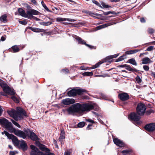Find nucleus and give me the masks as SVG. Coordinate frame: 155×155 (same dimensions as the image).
Wrapping results in <instances>:
<instances>
[{
  "label": "nucleus",
  "mask_w": 155,
  "mask_h": 155,
  "mask_svg": "<svg viewBox=\"0 0 155 155\" xmlns=\"http://www.w3.org/2000/svg\"><path fill=\"white\" fill-rule=\"evenodd\" d=\"M94 107V104L91 103L81 104L78 103L72 105L67 110L69 114H72L75 112L89 111L93 109Z\"/></svg>",
  "instance_id": "1"
},
{
  "label": "nucleus",
  "mask_w": 155,
  "mask_h": 155,
  "mask_svg": "<svg viewBox=\"0 0 155 155\" xmlns=\"http://www.w3.org/2000/svg\"><path fill=\"white\" fill-rule=\"evenodd\" d=\"M8 114L16 120H18L19 118L20 119L22 118L24 116L25 117L27 116L25 111L19 107L16 108V111L12 110L9 111Z\"/></svg>",
  "instance_id": "2"
},
{
  "label": "nucleus",
  "mask_w": 155,
  "mask_h": 155,
  "mask_svg": "<svg viewBox=\"0 0 155 155\" xmlns=\"http://www.w3.org/2000/svg\"><path fill=\"white\" fill-rule=\"evenodd\" d=\"M18 11L20 15L22 16L25 18L31 19L33 16L32 15H38L39 12L34 9H30L27 11L26 13L25 12L24 10L21 8H18Z\"/></svg>",
  "instance_id": "3"
},
{
  "label": "nucleus",
  "mask_w": 155,
  "mask_h": 155,
  "mask_svg": "<svg viewBox=\"0 0 155 155\" xmlns=\"http://www.w3.org/2000/svg\"><path fill=\"white\" fill-rule=\"evenodd\" d=\"M30 148L32 150L31 155H54L53 153L42 152L35 146L32 145H30Z\"/></svg>",
  "instance_id": "4"
},
{
  "label": "nucleus",
  "mask_w": 155,
  "mask_h": 155,
  "mask_svg": "<svg viewBox=\"0 0 155 155\" xmlns=\"http://www.w3.org/2000/svg\"><path fill=\"white\" fill-rule=\"evenodd\" d=\"M87 91L86 90L84 89L74 88L68 91L67 94L69 97H73L77 94L81 95L83 93L86 92Z\"/></svg>",
  "instance_id": "5"
},
{
  "label": "nucleus",
  "mask_w": 155,
  "mask_h": 155,
  "mask_svg": "<svg viewBox=\"0 0 155 155\" xmlns=\"http://www.w3.org/2000/svg\"><path fill=\"white\" fill-rule=\"evenodd\" d=\"M0 85L3 88V91L5 93L11 95H14L15 94L14 90L10 88L4 82H1Z\"/></svg>",
  "instance_id": "6"
},
{
  "label": "nucleus",
  "mask_w": 155,
  "mask_h": 155,
  "mask_svg": "<svg viewBox=\"0 0 155 155\" xmlns=\"http://www.w3.org/2000/svg\"><path fill=\"white\" fill-rule=\"evenodd\" d=\"M0 124L5 126V127L10 132L13 128L11 122H9L5 118L0 119Z\"/></svg>",
  "instance_id": "7"
},
{
  "label": "nucleus",
  "mask_w": 155,
  "mask_h": 155,
  "mask_svg": "<svg viewBox=\"0 0 155 155\" xmlns=\"http://www.w3.org/2000/svg\"><path fill=\"white\" fill-rule=\"evenodd\" d=\"M136 109L137 112L139 115H143L146 110L145 106L143 104L139 103L138 104Z\"/></svg>",
  "instance_id": "8"
},
{
  "label": "nucleus",
  "mask_w": 155,
  "mask_h": 155,
  "mask_svg": "<svg viewBox=\"0 0 155 155\" xmlns=\"http://www.w3.org/2000/svg\"><path fill=\"white\" fill-rule=\"evenodd\" d=\"M10 132L14 133L16 136L23 139L25 138L26 137V134L25 133L22 131L17 130L14 127L13 128Z\"/></svg>",
  "instance_id": "9"
},
{
  "label": "nucleus",
  "mask_w": 155,
  "mask_h": 155,
  "mask_svg": "<svg viewBox=\"0 0 155 155\" xmlns=\"http://www.w3.org/2000/svg\"><path fill=\"white\" fill-rule=\"evenodd\" d=\"M119 54H116L114 55H110L107 57L105 59H104L103 60L99 62H98L95 64V65L92 67V69L96 68L99 66L101 64H102L104 62H106L107 60L112 59L113 58H115L117 57Z\"/></svg>",
  "instance_id": "10"
},
{
  "label": "nucleus",
  "mask_w": 155,
  "mask_h": 155,
  "mask_svg": "<svg viewBox=\"0 0 155 155\" xmlns=\"http://www.w3.org/2000/svg\"><path fill=\"white\" fill-rule=\"evenodd\" d=\"M26 134L29 136L30 138L34 140H37L38 139V138L35 134L28 129L25 131Z\"/></svg>",
  "instance_id": "11"
},
{
  "label": "nucleus",
  "mask_w": 155,
  "mask_h": 155,
  "mask_svg": "<svg viewBox=\"0 0 155 155\" xmlns=\"http://www.w3.org/2000/svg\"><path fill=\"white\" fill-rule=\"evenodd\" d=\"M8 138L12 139L13 143L15 145L17 146H18L19 145L20 140H18L16 136L12 134H10V135H9Z\"/></svg>",
  "instance_id": "12"
},
{
  "label": "nucleus",
  "mask_w": 155,
  "mask_h": 155,
  "mask_svg": "<svg viewBox=\"0 0 155 155\" xmlns=\"http://www.w3.org/2000/svg\"><path fill=\"white\" fill-rule=\"evenodd\" d=\"M129 118L131 120L134 121H137L140 118V117L135 113H133L130 114L129 116Z\"/></svg>",
  "instance_id": "13"
},
{
  "label": "nucleus",
  "mask_w": 155,
  "mask_h": 155,
  "mask_svg": "<svg viewBox=\"0 0 155 155\" xmlns=\"http://www.w3.org/2000/svg\"><path fill=\"white\" fill-rule=\"evenodd\" d=\"M145 129L148 131H153L155 130V124L150 123L145 126Z\"/></svg>",
  "instance_id": "14"
},
{
  "label": "nucleus",
  "mask_w": 155,
  "mask_h": 155,
  "mask_svg": "<svg viewBox=\"0 0 155 155\" xmlns=\"http://www.w3.org/2000/svg\"><path fill=\"white\" fill-rule=\"evenodd\" d=\"M78 41V43L79 44H84L86 46L88 47L91 48H94L93 46L90 45L88 44H87L86 42L84 40L82 39L81 38L79 37H78L75 38Z\"/></svg>",
  "instance_id": "15"
},
{
  "label": "nucleus",
  "mask_w": 155,
  "mask_h": 155,
  "mask_svg": "<svg viewBox=\"0 0 155 155\" xmlns=\"http://www.w3.org/2000/svg\"><path fill=\"white\" fill-rule=\"evenodd\" d=\"M75 102V100L72 98H66L63 100L62 101V103L64 105L72 104L74 103Z\"/></svg>",
  "instance_id": "16"
},
{
  "label": "nucleus",
  "mask_w": 155,
  "mask_h": 155,
  "mask_svg": "<svg viewBox=\"0 0 155 155\" xmlns=\"http://www.w3.org/2000/svg\"><path fill=\"white\" fill-rule=\"evenodd\" d=\"M118 97L122 101H126L129 99V95L126 93L120 94L119 95Z\"/></svg>",
  "instance_id": "17"
},
{
  "label": "nucleus",
  "mask_w": 155,
  "mask_h": 155,
  "mask_svg": "<svg viewBox=\"0 0 155 155\" xmlns=\"http://www.w3.org/2000/svg\"><path fill=\"white\" fill-rule=\"evenodd\" d=\"M113 141L114 143L118 146L123 147L124 146V144L123 142L117 138H114Z\"/></svg>",
  "instance_id": "18"
},
{
  "label": "nucleus",
  "mask_w": 155,
  "mask_h": 155,
  "mask_svg": "<svg viewBox=\"0 0 155 155\" xmlns=\"http://www.w3.org/2000/svg\"><path fill=\"white\" fill-rule=\"evenodd\" d=\"M19 145L24 151L27 150L28 148L27 145L24 140H20Z\"/></svg>",
  "instance_id": "19"
},
{
  "label": "nucleus",
  "mask_w": 155,
  "mask_h": 155,
  "mask_svg": "<svg viewBox=\"0 0 155 155\" xmlns=\"http://www.w3.org/2000/svg\"><path fill=\"white\" fill-rule=\"evenodd\" d=\"M36 144L39 147V148L42 151H49V150L48 148H46L45 145L41 144L39 142H36Z\"/></svg>",
  "instance_id": "20"
},
{
  "label": "nucleus",
  "mask_w": 155,
  "mask_h": 155,
  "mask_svg": "<svg viewBox=\"0 0 155 155\" xmlns=\"http://www.w3.org/2000/svg\"><path fill=\"white\" fill-rule=\"evenodd\" d=\"M142 63L144 64H149L152 62L150 59L148 57H146L142 59Z\"/></svg>",
  "instance_id": "21"
},
{
  "label": "nucleus",
  "mask_w": 155,
  "mask_h": 155,
  "mask_svg": "<svg viewBox=\"0 0 155 155\" xmlns=\"http://www.w3.org/2000/svg\"><path fill=\"white\" fill-rule=\"evenodd\" d=\"M112 25V24H110V25H109L108 24H105L98 26L95 28V30H98L102 29L103 28H105L107 26H108L110 25Z\"/></svg>",
  "instance_id": "22"
},
{
  "label": "nucleus",
  "mask_w": 155,
  "mask_h": 155,
  "mask_svg": "<svg viewBox=\"0 0 155 155\" xmlns=\"http://www.w3.org/2000/svg\"><path fill=\"white\" fill-rule=\"evenodd\" d=\"M74 21L75 20L72 19L66 18H59V21Z\"/></svg>",
  "instance_id": "23"
},
{
  "label": "nucleus",
  "mask_w": 155,
  "mask_h": 155,
  "mask_svg": "<svg viewBox=\"0 0 155 155\" xmlns=\"http://www.w3.org/2000/svg\"><path fill=\"white\" fill-rule=\"evenodd\" d=\"M30 29L32 31L36 32H42L43 30L42 29H39L36 28L30 27Z\"/></svg>",
  "instance_id": "24"
},
{
  "label": "nucleus",
  "mask_w": 155,
  "mask_h": 155,
  "mask_svg": "<svg viewBox=\"0 0 155 155\" xmlns=\"http://www.w3.org/2000/svg\"><path fill=\"white\" fill-rule=\"evenodd\" d=\"M7 16L6 15H4L0 17V20L1 21L3 22H6L7 21Z\"/></svg>",
  "instance_id": "25"
},
{
  "label": "nucleus",
  "mask_w": 155,
  "mask_h": 155,
  "mask_svg": "<svg viewBox=\"0 0 155 155\" xmlns=\"http://www.w3.org/2000/svg\"><path fill=\"white\" fill-rule=\"evenodd\" d=\"M126 69L129 71L132 72L137 71L136 69L134 68H132L130 65H127V67H126Z\"/></svg>",
  "instance_id": "26"
},
{
  "label": "nucleus",
  "mask_w": 155,
  "mask_h": 155,
  "mask_svg": "<svg viewBox=\"0 0 155 155\" xmlns=\"http://www.w3.org/2000/svg\"><path fill=\"white\" fill-rule=\"evenodd\" d=\"M12 51L14 52H18L20 50L19 48L16 45L12 46Z\"/></svg>",
  "instance_id": "27"
},
{
  "label": "nucleus",
  "mask_w": 155,
  "mask_h": 155,
  "mask_svg": "<svg viewBox=\"0 0 155 155\" xmlns=\"http://www.w3.org/2000/svg\"><path fill=\"white\" fill-rule=\"evenodd\" d=\"M139 51L137 50H134L127 51L126 52V54H132L135 53Z\"/></svg>",
  "instance_id": "28"
},
{
  "label": "nucleus",
  "mask_w": 155,
  "mask_h": 155,
  "mask_svg": "<svg viewBox=\"0 0 155 155\" xmlns=\"http://www.w3.org/2000/svg\"><path fill=\"white\" fill-rule=\"evenodd\" d=\"M128 62L134 65H137V64L134 58H131L130 59L128 60Z\"/></svg>",
  "instance_id": "29"
},
{
  "label": "nucleus",
  "mask_w": 155,
  "mask_h": 155,
  "mask_svg": "<svg viewBox=\"0 0 155 155\" xmlns=\"http://www.w3.org/2000/svg\"><path fill=\"white\" fill-rule=\"evenodd\" d=\"M60 139H64L65 138V132L63 129L61 130V133L60 134Z\"/></svg>",
  "instance_id": "30"
},
{
  "label": "nucleus",
  "mask_w": 155,
  "mask_h": 155,
  "mask_svg": "<svg viewBox=\"0 0 155 155\" xmlns=\"http://www.w3.org/2000/svg\"><path fill=\"white\" fill-rule=\"evenodd\" d=\"M93 73L92 72H86L83 74V75L84 76H92Z\"/></svg>",
  "instance_id": "31"
},
{
  "label": "nucleus",
  "mask_w": 155,
  "mask_h": 155,
  "mask_svg": "<svg viewBox=\"0 0 155 155\" xmlns=\"http://www.w3.org/2000/svg\"><path fill=\"white\" fill-rule=\"evenodd\" d=\"M101 5L102 6L103 8H111V7L107 4H106L105 3L102 2L101 3Z\"/></svg>",
  "instance_id": "32"
},
{
  "label": "nucleus",
  "mask_w": 155,
  "mask_h": 155,
  "mask_svg": "<svg viewBox=\"0 0 155 155\" xmlns=\"http://www.w3.org/2000/svg\"><path fill=\"white\" fill-rule=\"evenodd\" d=\"M41 4L43 6V7L48 12H50V10L48 8V7L46 6L45 4L44 3L43 1H42L41 2Z\"/></svg>",
  "instance_id": "33"
},
{
  "label": "nucleus",
  "mask_w": 155,
  "mask_h": 155,
  "mask_svg": "<svg viewBox=\"0 0 155 155\" xmlns=\"http://www.w3.org/2000/svg\"><path fill=\"white\" fill-rule=\"evenodd\" d=\"M136 81L138 84H140L142 81V80L140 77L137 75L135 78Z\"/></svg>",
  "instance_id": "34"
},
{
  "label": "nucleus",
  "mask_w": 155,
  "mask_h": 155,
  "mask_svg": "<svg viewBox=\"0 0 155 155\" xmlns=\"http://www.w3.org/2000/svg\"><path fill=\"white\" fill-rule=\"evenodd\" d=\"M11 98L16 103H19V100L16 97L13 96L11 97Z\"/></svg>",
  "instance_id": "35"
},
{
  "label": "nucleus",
  "mask_w": 155,
  "mask_h": 155,
  "mask_svg": "<svg viewBox=\"0 0 155 155\" xmlns=\"http://www.w3.org/2000/svg\"><path fill=\"white\" fill-rule=\"evenodd\" d=\"M85 125V123L84 122H82L79 123L78 125V127H82Z\"/></svg>",
  "instance_id": "36"
},
{
  "label": "nucleus",
  "mask_w": 155,
  "mask_h": 155,
  "mask_svg": "<svg viewBox=\"0 0 155 155\" xmlns=\"http://www.w3.org/2000/svg\"><path fill=\"white\" fill-rule=\"evenodd\" d=\"M11 121L13 123L15 126H16L18 127H20V126L19 125V124L18 123L16 122L15 121H14V120L12 119H11Z\"/></svg>",
  "instance_id": "37"
},
{
  "label": "nucleus",
  "mask_w": 155,
  "mask_h": 155,
  "mask_svg": "<svg viewBox=\"0 0 155 155\" xmlns=\"http://www.w3.org/2000/svg\"><path fill=\"white\" fill-rule=\"evenodd\" d=\"M11 121L13 123L15 126H16L18 127H20V126L19 125V124L18 123L16 122L15 121H14V120L12 119H11Z\"/></svg>",
  "instance_id": "38"
},
{
  "label": "nucleus",
  "mask_w": 155,
  "mask_h": 155,
  "mask_svg": "<svg viewBox=\"0 0 155 155\" xmlns=\"http://www.w3.org/2000/svg\"><path fill=\"white\" fill-rule=\"evenodd\" d=\"M2 135H3L4 134H5V135L7 136L8 138V137L9 136V135H10V134H9L8 132L6 131L5 130H4L3 132H2Z\"/></svg>",
  "instance_id": "39"
},
{
  "label": "nucleus",
  "mask_w": 155,
  "mask_h": 155,
  "mask_svg": "<svg viewBox=\"0 0 155 155\" xmlns=\"http://www.w3.org/2000/svg\"><path fill=\"white\" fill-rule=\"evenodd\" d=\"M154 31V30L152 28H149L148 29V32L150 34H152L153 33Z\"/></svg>",
  "instance_id": "40"
},
{
  "label": "nucleus",
  "mask_w": 155,
  "mask_h": 155,
  "mask_svg": "<svg viewBox=\"0 0 155 155\" xmlns=\"http://www.w3.org/2000/svg\"><path fill=\"white\" fill-rule=\"evenodd\" d=\"M92 1L97 6L101 7V5L96 1L93 0Z\"/></svg>",
  "instance_id": "41"
},
{
  "label": "nucleus",
  "mask_w": 155,
  "mask_h": 155,
  "mask_svg": "<svg viewBox=\"0 0 155 155\" xmlns=\"http://www.w3.org/2000/svg\"><path fill=\"white\" fill-rule=\"evenodd\" d=\"M52 24V22L51 21H48L47 22H44L43 25L45 26L49 25Z\"/></svg>",
  "instance_id": "42"
},
{
  "label": "nucleus",
  "mask_w": 155,
  "mask_h": 155,
  "mask_svg": "<svg viewBox=\"0 0 155 155\" xmlns=\"http://www.w3.org/2000/svg\"><path fill=\"white\" fill-rule=\"evenodd\" d=\"M153 46H150L148 47L147 49V51H150L153 49Z\"/></svg>",
  "instance_id": "43"
},
{
  "label": "nucleus",
  "mask_w": 155,
  "mask_h": 155,
  "mask_svg": "<svg viewBox=\"0 0 155 155\" xmlns=\"http://www.w3.org/2000/svg\"><path fill=\"white\" fill-rule=\"evenodd\" d=\"M143 69L146 71H148L149 69V67L148 66L144 65L143 66Z\"/></svg>",
  "instance_id": "44"
},
{
  "label": "nucleus",
  "mask_w": 155,
  "mask_h": 155,
  "mask_svg": "<svg viewBox=\"0 0 155 155\" xmlns=\"http://www.w3.org/2000/svg\"><path fill=\"white\" fill-rule=\"evenodd\" d=\"M19 23L24 25H26L27 22L25 21H19Z\"/></svg>",
  "instance_id": "45"
},
{
  "label": "nucleus",
  "mask_w": 155,
  "mask_h": 155,
  "mask_svg": "<svg viewBox=\"0 0 155 155\" xmlns=\"http://www.w3.org/2000/svg\"><path fill=\"white\" fill-rule=\"evenodd\" d=\"M62 71L65 74H67L69 72V71L68 69L65 68L63 69L62 70Z\"/></svg>",
  "instance_id": "46"
},
{
  "label": "nucleus",
  "mask_w": 155,
  "mask_h": 155,
  "mask_svg": "<svg viewBox=\"0 0 155 155\" xmlns=\"http://www.w3.org/2000/svg\"><path fill=\"white\" fill-rule=\"evenodd\" d=\"M71 152L68 150L66 151L64 153V155H70Z\"/></svg>",
  "instance_id": "47"
},
{
  "label": "nucleus",
  "mask_w": 155,
  "mask_h": 155,
  "mask_svg": "<svg viewBox=\"0 0 155 155\" xmlns=\"http://www.w3.org/2000/svg\"><path fill=\"white\" fill-rule=\"evenodd\" d=\"M124 56H121L118 59V61H120L122 60H123L124 59Z\"/></svg>",
  "instance_id": "48"
},
{
  "label": "nucleus",
  "mask_w": 155,
  "mask_h": 155,
  "mask_svg": "<svg viewBox=\"0 0 155 155\" xmlns=\"http://www.w3.org/2000/svg\"><path fill=\"white\" fill-rule=\"evenodd\" d=\"M153 112V110H148L147 111L146 113L147 114L149 115L151 113Z\"/></svg>",
  "instance_id": "49"
},
{
  "label": "nucleus",
  "mask_w": 155,
  "mask_h": 155,
  "mask_svg": "<svg viewBox=\"0 0 155 155\" xmlns=\"http://www.w3.org/2000/svg\"><path fill=\"white\" fill-rule=\"evenodd\" d=\"M112 14L113 13V12H110V11H109V12H105L104 13V14L105 15H108V14Z\"/></svg>",
  "instance_id": "50"
},
{
  "label": "nucleus",
  "mask_w": 155,
  "mask_h": 155,
  "mask_svg": "<svg viewBox=\"0 0 155 155\" xmlns=\"http://www.w3.org/2000/svg\"><path fill=\"white\" fill-rule=\"evenodd\" d=\"M127 64H126L120 65L119 66V67H120V68L124 67V68H126V67H127Z\"/></svg>",
  "instance_id": "51"
},
{
  "label": "nucleus",
  "mask_w": 155,
  "mask_h": 155,
  "mask_svg": "<svg viewBox=\"0 0 155 155\" xmlns=\"http://www.w3.org/2000/svg\"><path fill=\"white\" fill-rule=\"evenodd\" d=\"M140 21L141 22L144 23L146 21L145 19L143 18H142L140 19Z\"/></svg>",
  "instance_id": "52"
},
{
  "label": "nucleus",
  "mask_w": 155,
  "mask_h": 155,
  "mask_svg": "<svg viewBox=\"0 0 155 155\" xmlns=\"http://www.w3.org/2000/svg\"><path fill=\"white\" fill-rule=\"evenodd\" d=\"M3 111V110L2 108V107L0 106V116L2 115Z\"/></svg>",
  "instance_id": "53"
},
{
  "label": "nucleus",
  "mask_w": 155,
  "mask_h": 155,
  "mask_svg": "<svg viewBox=\"0 0 155 155\" xmlns=\"http://www.w3.org/2000/svg\"><path fill=\"white\" fill-rule=\"evenodd\" d=\"M87 121L89 122H91V123H94V121L92 120H91V119H88V120H87Z\"/></svg>",
  "instance_id": "54"
},
{
  "label": "nucleus",
  "mask_w": 155,
  "mask_h": 155,
  "mask_svg": "<svg viewBox=\"0 0 155 155\" xmlns=\"http://www.w3.org/2000/svg\"><path fill=\"white\" fill-rule=\"evenodd\" d=\"M54 144L55 145V147H58V145H57V142L55 141V140H54Z\"/></svg>",
  "instance_id": "55"
},
{
  "label": "nucleus",
  "mask_w": 155,
  "mask_h": 155,
  "mask_svg": "<svg viewBox=\"0 0 155 155\" xmlns=\"http://www.w3.org/2000/svg\"><path fill=\"white\" fill-rule=\"evenodd\" d=\"M80 69L82 70H85L87 69V68H84V66H81L80 67Z\"/></svg>",
  "instance_id": "56"
},
{
  "label": "nucleus",
  "mask_w": 155,
  "mask_h": 155,
  "mask_svg": "<svg viewBox=\"0 0 155 155\" xmlns=\"http://www.w3.org/2000/svg\"><path fill=\"white\" fill-rule=\"evenodd\" d=\"M128 152H129V151L127 150H123L122 152V153H128Z\"/></svg>",
  "instance_id": "57"
},
{
  "label": "nucleus",
  "mask_w": 155,
  "mask_h": 155,
  "mask_svg": "<svg viewBox=\"0 0 155 155\" xmlns=\"http://www.w3.org/2000/svg\"><path fill=\"white\" fill-rule=\"evenodd\" d=\"M31 2L35 5L37 3L35 0H31Z\"/></svg>",
  "instance_id": "58"
},
{
  "label": "nucleus",
  "mask_w": 155,
  "mask_h": 155,
  "mask_svg": "<svg viewBox=\"0 0 155 155\" xmlns=\"http://www.w3.org/2000/svg\"><path fill=\"white\" fill-rule=\"evenodd\" d=\"M15 154V153L14 151H11L9 153L10 155H14Z\"/></svg>",
  "instance_id": "59"
},
{
  "label": "nucleus",
  "mask_w": 155,
  "mask_h": 155,
  "mask_svg": "<svg viewBox=\"0 0 155 155\" xmlns=\"http://www.w3.org/2000/svg\"><path fill=\"white\" fill-rule=\"evenodd\" d=\"M109 0L112 2H118L120 1V0Z\"/></svg>",
  "instance_id": "60"
},
{
  "label": "nucleus",
  "mask_w": 155,
  "mask_h": 155,
  "mask_svg": "<svg viewBox=\"0 0 155 155\" xmlns=\"http://www.w3.org/2000/svg\"><path fill=\"white\" fill-rule=\"evenodd\" d=\"M5 37H4V36H2L1 37V40L2 41H4L5 40Z\"/></svg>",
  "instance_id": "61"
},
{
  "label": "nucleus",
  "mask_w": 155,
  "mask_h": 155,
  "mask_svg": "<svg viewBox=\"0 0 155 155\" xmlns=\"http://www.w3.org/2000/svg\"><path fill=\"white\" fill-rule=\"evenodd\" d=\"M88 13L90 15H94V13H91V12H89ZM95 15L96 16L97 15V14H95Z\"/></svg>",
  "instance_id": "62"
},
{
  "label": "nucleus",
  "mask_w": 155,
  "mask_h": 155,
  "mask_svg": "<svg viewBox=\"0 0 155 155\" xmlns=\"http://www.w3.org/2000/svg\"><path fill=\"white\" fill-rule=\"evenodd\" d=\"M8 147H9L11 149H12V147L11 146V145H9L8 146Z\"/></svg>",
  "instance_id": "63"
},
{
  "label": "nucleus",
  "mask_w": 155,
  "mask_h": 155,
  "mask_svg": "<svg viewBox=\"0 0 155 155\" xmlns=\"http://www.w3.org/2000/svg\"><path fill=\"white\" fill-rule=\"evenodd\" d=\"M152 74L155 77V72L152 73Z\"/></svg>",
  "instance_id": "64"
}]
</instances>
